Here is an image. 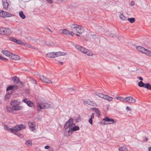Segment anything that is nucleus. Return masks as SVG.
<instances>
[{"mask_svg":"<svg viewBox=\"0 0 151 151\" xmlns=\"http://www.w3.org/2000/svg\"><path fill=\"white\" fill-rule=\"evenodd\" d=\"M73 120L72 118H70L65 123V127L68 128L70 127V130L72 132L76 131L79 129V127L78 126H75V124L73 123Z\"/></svg>","mask_w":151,"mask_h":151,"instance_id":"obj_1","label":"nucleus"},{"mask_svg":"<svg viewBox=\"0 0 151 151\" xmlns=\"http://www.w3.org/2000/svg\"><path fill=\"white\" fill-rule=\"evenodd\" d=\"M75 47L76 49L87 55L90 56L93 55V53L91 51L88 50L83 47L79 45H76Z\"/></svg>","mask_w":151,"mask_h":151,"instance_id":"obj_2","label":"nucleus"},{"mask_svg":"<svg viewBox=\"0 0 151 151\" xmlns=\"http://www.w3.org/2000/svg\"><path fill=\"white\" fill-rule=\"evenodd\" d=\"M65 52H52L48 53L47 54V56L50 58H54L60 56H63L66 55Z\"/></svg>","mask_w":151,"mask_h":151,"instance_id":"obj_3","label":"nucleus"},{"mask_svg":"<svg viewBox=\"0 0 151 151\" xmlns=\"http://www.w3.org/2000/svg\"><path fill=\"white\" fill-rule=\"evenodd\" d=\"M103 120L104 121L103 122L104 124H112L115 122V121L113 119L110 118L107 116L103 119Z\"/></svg>","mask_w":151,"mask_h":151,"instance_id":"obj_4","label":"nucleus"},{"mask_svg":"<svg viewBox=\"0 0 151 151\" xmlns=\"http://www.w3.org/2000/svg\"><path fill=\"white\" fill-rule=\"evenodd\" d=\"M11 32L10 30L7 28H0V35H8Z\"/></svg>","mask_w":151,"mask_h":151,"instance_id":"obj_5","label":"nucleus"},{"mask_svg":"<svg viewBox=\"0 0 151 151\" xmlns=\"http://www.w3.org/2000/svg\"><path fill=\"white\" fill-rule=\"evenodd\" d=\"M39 76L40 80L42 82L47 83H52L51 80L47 78L40 75Z\"/></svg>","mask_w":151,"mask_h":151,"instance_id":"obj_6","label":"nucleus"},{"mask_svg":"<svg viewBox=\"0 0 151 151\" xmlns=\"http://www.w3.org/2000/svg\"><path fill=\"white\" fill-rule=\"evenodd\" d=\"M25 128V126L22 124L17 125L13 127V132L15 133L14 131H19Z\"/></svg>","mask_w":151,"mask_h":151,"instance_id":"obj_7","label":"nucleus"},{"mask_svg":"<svg viewBox=\"0 0 151 151\" xmlns=\"http://www.w3.org/2000/svg\"><path fill=\"white\" fill-rule=\"evenodd\" d=\"M99 36L98 35L95 34L93 32H91L90 33L89 38L91 40L93 41H96V40H98L99 38Z\"/></svg>","mask_w":151,"mask_h":151,"instance_id":"obj_8","label":"nucleus"},{"mask_svg":"<svg viewBox=\"0 0 151 151\" xmlns=\"http://www.w3.org/2000/svg\"><path fill=\"white\" fill-rule=\"evenodd\" d=\"M136 101V100L131 96L127 97L125 98L124 101L128 102L130 104H134L135 102Z\"/></svg>","mask_w":151,"mask_h":151,"instance_id":"obj_9","label":"nucleus"},{"mask_svg":"<svg viewBox=\"0 0 151 151\" xmlns=\"http://www.w3.org/2000/svg\"><path fill=\"white\" fill-rule=\"evenodd\" d=\"M65 124L64 126L65 129L64 132V134L65 136H68L70 135L72 133V132L70 130V127L67 128L66 127H65Z\"/></svg>","mask_w":151,"mask_h":151,"instance_id":"obj_10","label":"nucleus"},{"mask_svg":"<svg viewBox=\"0 0 151 151\" xmlns=\"http://www.w3.org/2000/svg\"><path fill=\"white\" fill-rule=\"evenodd\" d=\"M22 101L26 103L27 104L29 107H33L34 105V103L31 101L28 100L27 99L25 98L22 100Z\"/></svg>","mask_w":151,"mask_h":151,"instance_id":"obj_11","label":"nucleus"},{"mask_svg":"<svg viewBox=\"0 0 151 151\" xmlns=\"http://www.w3.org/2000/svg\"><path fill=\"white\" fill-rule=\"evenodd\" d=\"M18 86L17 85H10L6 88V91H9L10 90L14 91L18 89Z\"/></svg>","mask_w":151,"mask_h":151,"instance_id":"obj_12","label":"nucleus"},{"mask_svg":"<svg viewBox=\"0 0 151 151\" xmlns=\"http://www.w3.org/2000/svg\"><path fill=\"white\" fill-rule=\"evenodd\" d=\"M28 125L29 128L31 131H33L35 129V125L34 122H28Z\"/></svg>","mask_w":151,"mask_h":151,"instance_id":"obj_13","label":"nucleus"},{"mask_svg":"<svg viewBox=\"0 0 151 151\" xmlns=\"http://www.w3.org/2000/svg\"><path fill=\"white\" fill-rule=\"evenodd\" d=\"M76 29L75 31L76 32H78L79 34L82 33L83 31V27L80 25H77Z\"/></svg>","mask_w":151,"mask_h":151,"instance_id":"obj_14","label":"nucleus"},{"mask_svg":"<svg viewBox=\"0 0 151 151\" xmlns=\"http://www.w3.org/2000/svg\"><path fill=\"white\" fill-rule=\"evenodd\" d=\"M76 29L75 31L76 32H78L79 34L82 33L83 31V27L80 25H77Z\"/></svg>","mask_w":151,"mask_h":151,"instance_id":"obj_15","label":"nucleus"},{"mask_svg":"<svg viewBox=\"0 0 151 151\" xmlns=\"http://www.w3.org/2000/svg\"><path fill=\"white\" fill-rule=\"evenodd\" d=\"M12 80L15 83L18 84L19 83L21 84L22 83V82L19 81V79L16 76L12 77Z\"/></svg>","mask_w":151,"mask_h":151,"instance_id":"obj_16","label":"nucleus"},{"mask_svg":"<svg viewBox=\"0 0 151 151\" xmlns=\"http://www.w3.org/2000/svg\"><path fill=\"white\" fill-rule=\"evenodd\" d=\"M9 58L15 60H19L20 59V57L19 56L12 53L11 54Z\"/></svg>","mask_w":151,"mask_h":151,"instance_id":"obj_17","label":"nucleus"},{"mask_svg":"<svg viewBox=\"0 0 151 151\" xmlns=\"http://www.w3.org/2000/svg\"><path fill=\"white\" fill-rule=\"evenodd\" d=\"M3 7L5 9L7 10L8 9V3L7 0H2Z\"/></svg>","mask_w":151,"mask_h":151,"instance_id":"obj_18","label":"nucleus"},{"mask_svg":"<svg viewBox=\"0 0 151 151\" xmlns=\"http://www.w3.org/2000/svg\"><path fill=\"white\" fill-rule=\"evenodd\" d=\"M83 102L84 103L92 106H94L95 104L94 101H91L89 100H85L83 101Z\"/></svg>","mask_w":151,"mask_h":151,"instance_id":"obj_19","label":"nucleus"},{"mask_svg":"<svg viewBox=\"0 0 151 151\" xmlns=\"http://www.w3.org/2000/svg\"><path fill=\"white\" fill-rule=\"evenodd\" d=\"M137 49L139 52H142L143 53L146 51V49L141 46H137L136 47Z\"/></svg>","mask_w":151,"mask_h":151,"instance_id":"obj_20","label":"nucleus"},{"mask_svg":"<svg viewBox=\"0 0 151 151\" xmlns=\"http://www.w3.org/2000/svg\"><path fill=\"white\" fill-rule=\"evenodd\" d=\"M10 104L11 106H12V107H13L16 105H18L19 104V103L17 100H12L10 102Z\"/></svg>","mask_w":151,"mask_h":151,"instance_id":"obj_21","label":"nucleus"},{"mask_svg":"<svg viewBox=\"0 0 151 151\" xmlns=\"http://www.w3.org/2000/svg\"><path fill=\"white\" fill-rule=\"evenodd\" d=\"M13 14L6 12L3 11V17H9L12 16Z\"/></svg>","mask_w":151,"mask_h":151,"instance_id":"obj_22","label":"nucleus"},{"mask_svg":"<svg viewBox=\"0 0 151 151\" xmlns=\"http://www.w3.org/2000/svg\"><path fill=\"white\" fill-rule=\"evenodd\" d=\"M2 53L7 56L9 57V58L11 53L7 50H3L2 51Z\"/></svg>","mask_w":151,"mask_h":151,"instance_id":"obj_23","label":"nucleus"},{"mask_svg":"<svg viewBox=\"0 0 151 151\" xmlns=\"http://www.w3.org/2000/svg\"><path fill=\"white\" fill-rule=\"evenodd\" d=\"M103 99L110 101H112L113 98L112 97H110L107 95H104Z\"/></svg>","mask_w":151,"mask_h":151,"instance_id":"obj_24","label":"nucleus"},{"mask_svg":"<svg viewBox=\"0 0 151 151\" xmlns=\"http://www.w3.org/2000/svg\"><path fill=\"white\" fill-rule=\"evenodd\" d=\"M42 103L38 102L37 103V110L39 111H40L42 109H43L42 108Z\"/></svg>","mask_w":151,"mask_h":151,"instance_id":"obj_25","label":"nucleus"},{"mask_svg":"<svg viewBox=\"0 0 151 151\" xmlns=\"http://www.w3.org/2000/svg\"><path fill=\"white\" fill-rule=\"evenodd\" d=\"M77 26V24H72L70 26V29L75 32Z\"/></svg>","mask_w":151,"mask_h":151,"instance_id":"obj_26","label":"nucleus"},{"mask_svg":"<svg viewBox=\"0 0 151 151\" xmlns=\"http://www.w3.org/2000/svg\"><path fill=\"white\" fill-rule=\"evenodd\" d=\"M42 108L43 109H46L48 108L50 106V105L48 103H42Z\"/></svg>","mask_w":151,"mask_h":151,"instance_id":"obj_27","label":"nucleus"},{"mask_svg":"<svg viewBox=\"0 0 151 151\" xmlns=\"http://www.w3.org/2000/svg\"><path fill=\"white\" fill-rule=\"evenodd\" d=\"M60 32L62 34L65 35H67L69 33V32L65 29H61L60 30Z\"/></svg>","mask_w":151,"mask_h":151,"instance_id":"obj_28","label":"nucleus"},{"mask_svg":"<svg viewBox=\"0 0 151 151\" xmlns=\"http://www.w3.org/2000/svg\"><path fill=\"white\" fill-rule=\"evenodd\" d=\"M4 127L5 129L6 130L10 132H13V127L10 128L6 125H4Z\"/></svg>","mask_w":151,"mask_h":151,"instance_id":"obj_29","label":"nucleus"},{"mask_svg":"<svg viewBox=\"0 0 151 151\" xmlns=\"http://www.w3.org/2000/svg\"><path fill=\"white\" fill-rule=\"evenodd\" d=\"M119 151H127L128 149L125 146H123L119 148Z\"/></svg>","mask_w":151,"mask_h":151,"instance_id":"obj_30","label":"nucleus"},{"mask_svg":"<svg viewBox=\"0 0 151 151\" xmlns=\"http://www.w3.org/2000/svg\"><path fill=\"white\" fill-rule=\"evenodd\" d=\"M22 107L20 106L16 105L15 106L12 107V110L17 111L20 110Z\"/></svg>","mask_w":151,"mask_h":151,"instance_id":"obj_31","label":"nucleus"},{"mask_svg":"<svg viewBox=\"0 0 151 151\" xmlns=\"http://www.w3.org/2000/svg\"><path fill=\"white\" fill-rule=\"evenodd\" d=\"M94 114L93 113H92L91 114L90 119L88 120L89 123L91 125H92L93 124V119H94Z\"/></svg>","mask_w":151,"mask_h":151,"instance_id":"obj_32","label":"nucleus"},{"mask_svg":"<svg viewBox=\"0 0 151 151\" xmlns=\"http://www.w3.org/2000/svg\"><path fill=\"white\" fill-rule=\"evenodd\" d=\"M144 54L149 57H151V51L146 49Z\"/></svg>","mask_w":151,"mask_h":151,"instance_id":"obj_33","label":"nucleus"},{"mask_svg":"<svg viewBox=\"0 0 151 151\" xmlns=\"http://www.w3.org/2000/svg\"><path fill=\"white\" fill-rule=\"evenodd\" d=\"M32 140L31 139H29L27 140L26 141L25 144L26 145H27L28 146L30 147L32 146Z\"/></svg>","mask_w":151,"mask_h":151,"instance_id":"obj_34","label":"nucleus"},{"mask_svg":"<svg viewBox=\"0 0 151 151\" xmlns=\"http://www.w3.org/2000/svg\"><path fill=\"white\" fill-rule=\"evenodd\" d=\"M119 17L121 19L124 21L127 20V17L124 16L123 14L122 13H121L120 14Z\"/></svg>","mask_w":151,"mask_h":151,"instance_id":"obj_35","label":"nucleus"},{"mask_svg":"<svg viewBox=\"0 0 151 151\" xmlns=\"http://www.w3.org/2000/svg\"><path fill=\"white\" fill-rule=\"evenodd\" d=\"M19 15L20 17L22 19H24L26 16L24 14L22 11H20L19 13Z\"/></svg>","mask_w":151,"mask_h":151,"instance_id":"obj_36","label":"nucleus"},{"mask_svg":"<svg viewBox=\"0 0 151 151\" xmlns=\"http://www.w3.org/2000/svg\"><path fill=\"white\" fill-rule=\"evenodd\" d=\"M95 94L96 95L100 98H103H103H104V94L102 93H97V92L95 93Z\"/></svg>","mask_w":151,"mask_h":151,"instance_id":"obj_37","label":"nucleus"},{"mask_svg":"<svg viewBox=\"0 0 151 151\" xmlns=\"http://www.w3.org/2000/svg\"><path fill=\"white\" fill-rule=\"evenodd\" d=\"M29 80L31 81L32 83L34 84H36L37 83V81L33 78L29 77Z\"/></svg>","mask_w":151,"mask_h":151,"instance_id":"obj_38","label":"nucleus"},{"mask_svg":"<svg viewBox=\"0 0 151 151\" xmlns=\"http://www.w3.org/2000/svg\"><path fill=\"white\" fill-rule=\"evenodd\" d=\"M115 98L116 99L119 100L122 102H123L125 101V98L121 96H116Z\"/></svg>","mask_w":151,"mask_h":151,"instance_id":"obj_39","label":"nucleus"},{"mask_svg":"<svg viewBox=\"0 0 151 151\" xmlns=\"http://www.w3.org/2000/svg\"><path fill=\"white\" fill-rule=\"evenodd\" d=\"M144 88H147L149 90H151V86L148 83L145 84Z\"/></svg>","mask_w":151,"mask_h":151,"instance_id":"obj_40","label":"nucleus"},{"mask_svg":"<svg viewBox=\"0 0 151 151\" xmlns=\"http://www.w3.org/2000/svg\"><path fill=\"white\" fill-rule=\"evenodd\" d=\"M145 84V83H144L142 81H140L138 83V86L140 87L144 88Z\"/></svg>","mask_w":151,"mask_h":151,"instance_id":"obj_41","label":"nucleus"},{"mask_svg":"<svg viewBox=\"0 0 151 151\" xmlns=\"http://www.w3.org/2000/svg\"><path fill=\"white\" fill-rule=\"evenodd\" d=\"M93 109H94V111L96 114H99V115H100V112L98 108H93Z\"/></svg>","mask_w":151,"mask_h":151,"instance_id":"obj_42","label":"nucleus"},{"mask_svg":"<svg viewBox=\"0 0 151 151\" xmlns=\"http://www.w3.org/2000/svg\"><path fill=\"white\" fill-rule=\"evenodd\" d=\"M127 20H128L131 23H133L135 20V19L134 18H128Z\"/></svg>","mask_w":151,"mask_h":151,"instance_id":"obj_43","label":"nucleus"},{"mask_svg":"<svg viewBox=\"0 0 151 151\" xmlns=\"http://www.w3.org/2000/svg\"><path fill=\"white\" fill-rule=\"evenodd\" d=\"M17 40V39L13 37H9V40L15 42H16Z\"/></svg>","mask_w":151,"mask_h":151,"instance_id":"obj_44","label":"nucleus"},{"mask_svg":"<svg viewBox=\"0 0 151 151\" xmlns=\"http://www.w3.org/2000/svg\"><path fill=\"white\" fill-rule=\"evenodd\" d=\"M16 43L20 45H23L24 43V42H23L19 40H17Z\"/></svg>","mask_w":151,"mask_h":151,"instance_id":"obj_45","label":"nucleus"},{"mask_svg":"<svg viewBox=\"0 0 151 151\" xmlns=\"http://www.w3.org/2000/svg\"><path fill=\"white\" fill-rule=\"evenodd\" d=\"M6 109L7 111H11L12 110V107H11L9 106H6Z\"/></svg>","mask_w":151,"mask_h":151,"instance_id":"obj_46","label":"nucleus"},{"mask_svg":"<svg viewBox=\"0 0 151 151\" xmlns=\"http://www.w3.org/2000/svg\"><path fill=\"white\" fill-rule=\"evenodd\" d=\"M69 90V92H70L71 94H73L75 91L74 89L72 88H69L68 89Z\"/></svg>","mask_w":151,"mask_h":151,"instance_id":"obj_47","label":"nucleus"},{"mask_svg":"<svg viewBox=\"0 0 151 151\" xmlns=\"http://www.w3.org/2000/svg\"><path fill=\"white\" fill-rule=\"evenodd\" d=\"M10 98V96L9 95L6 94L4 96V99L5 100H8Z\"/></svg>","mask_w":151,"mask_h":151,"instance_id":"obj_48","label":"nucleus"},{"mask_svg":"<svg viewBox=\"0 0 151 151\" xmlns=\"http://www.w3.org/2000/svg\"><path fill=\"white\" fill-rule=\"evenodd\" d=\"M14 133L15 134L17 135L18 136L20 137L21 138H22L23 137V136L22 134L19 133L17 132L16 133L15 132Z\"/></svg>","mask_w":151,"mask_h":151,"instance_id":"obj_49","label":"nucleus"},{"mask_svg":"<svg viewBox=\"0 0 151 151\" xmlns=\"http://www.w3.org/2000/svg\"><path fill=\"white\" fill-rule=\"evenodd\" d=\"M0 59L1 60H2L4 61H6L7 60V59L4 58H3L0 55Z\"/></svg>","mask_w":151,"mask_h":151,"instance_id":"obj_50","label":"nucleus"},{"mask_svg":"<svg viewBox=\"0 0 151 151\" xmlns=\"http://www.w3.org/2000/svg\"><path fill=\"white\" fill-rule=\"evenodd\" d=\"M3 14V11L2 10H0V16L2 17Z\"/></svg>","mask_w":151,"mask_h":151,"instance_id":"obj_51","label":"nucleus"},{"mask_svg":"<svg viewBox=\"0 0 151 151\" xmlns=\"http://www.w3.org/2000/svg\"><path fill=\"white\" fill-rule=\"evenodd\" d=\"M47 2L50 4H51L52 3V0H46Z\"/></svg>","mask_w":151,"mask_h":151,"instance_id":"obj_52","label":"nucleus"},{"mask_svg":"<svg viewBox=\"0 0 151 151\" xmlns=\"http://www.w3.org/2000/svg\"><path fill=\"white\" fill-rule=\"evenodd\" d=\"M74 33L73 32H69V33L68 34L69 35H71L72 36H73L74 35Z\"/></svg>","mask_w":151,"mask_h":151,"instance_id":"obj_53","label":"nucleus"},{"mask_svg":"<svg viewBox=\"0 0 151 151\" xmlns=\"http://www.w3.org/2000/svg\"><path fill=\"white\" fill-rule=\"evenodd\" d=\"M126 109L127 111H131V110L130 108L128 106H127L126 107Z\"/></svg>","mask_w":151,"mask_h":151,"instance_id":"obj_54","label":"nucleus"},{"mask_svg":"<svg viewBox=\"0 0 151 151\" xmlns=\"http://www.w3.org/2000/svg\"><path fill=\"white\" fill-rule=\"evenodd\" d=\"M134 2L133 1H132L131 3V5L132 6L134 5Z\"/></svg>","mask_w":151,"mask_h":151,"instance_id":"obj_55","label":"nucleus"},{"mask_svg":"<svg viewBox=\"0 0 151 151\" xmlns=\"http://www.w3.org/2000/svg\"><path fill=\"white\" fill-rule=\"evenodd\" d=\"M46 29L48 30V31H49L50 32H52V31L48 27H47L46 28Z\"/></svg>","mask_w":151,"mask_h":151,"instance_id":"obj_56","label":"nucleus"},{"mask_svg":"<svg viewBox=\"0 0 151 151\" xmlns=\"http://www.w3.org/2000/svg\"><path fill=\"white\" fill-rule=\"evenodd\" d=\"M137 78L139 79V80L141 81H142V80H143V78L141 77L138 76Z\"/></svg>","mask_w":151,"mask_h":151,"instance_id":"obj_57","label":"nucleus"},{"mask_svg":"<svg viewBox=\"0 0 151 151\" xmlns=\"http://www.w3.org/2000/svg\"><path fill=\"white\" fill-rule=\"evenodd\" d=\"M49 148V146H46L45 147V149H48Z\"/></svg>","mask_w":151,"mask_h":151,"instance_id":"obj_58","label":"nucleus"},{"mask_svg":"<svg viewBox=\"0 0 151 151\" xmlns=\"http://www.w3.org/2000/svg\"><path fill=\"white\" fill-rule=\"evenodd\" d=\"M110 36L111 37H114V36H115V35L113 34V35H110Z\"/></svg>","mask_w":151,"mask_h":151,"instance_id":"obj_59","label":"nucleus"},{"mask_svg":"<svg viewBox=\"0 0 151 151\" xmlns=\"http://www.w3.org/2000/svg\"><path fill=\"white\" fill-rule=\"evenodd\" d=\"M58 63L59 64L61 65H63V62H59Z\"/></svg>","mask_w":151,"mask_h":151,"instance_id":"obj_60","label":"nucleus"},{"mask_svg":"<svg viewBox=\"0 0 151 151\" xmlns=\"http://www.w3.org/2000/svg\"><path fill=\"white\" fill-rule=\"evenodd\" d=\"M148 150L149 151H151V147H149L148 148Z\"/></svg>","mask_w":151,"mask_h":151,"instance_id":"obj_61","label":"nucleus"},{"mask_svg":"<svg viewBox=\"0 0 151 151\" xmlns=\"http://www.w3.org/2000/svg\"><path fill=\"white\" fill-rule=\"evenodd\" d=\"M26 93H29V90H27L26 91Z\"/></svg>","mask_w":151,"mask_h":151,"instance_id":"obj_62","label":"nucleus"},{"mask_svg":"<svg viewBox=\"0 0 151 151\" xmlns=\"http://www.w3.org/2000/svg\"><path fill=\"white\" fill-rule=\"evenodd\" d=\"M76 35L77 36H79V35L78 34H76Z\"/></svg>","mask_w":151,"mask_h":151,"instance_id":"obj_63","label":"nucleus"},{"mask_svg":"<svg viewBox=\"0 0 151 151\" xmlns=\"http://www.w3.org/2000/svg\"><path fill=\"white\" fill-rule=\"evenodd\" d=\"M58 81V79H56V81H55V82H57Z\"/></svg>","mask_w":151,"mask_h":151,"instance_id":"obj_64","label":"nucleus"}]
</instances>
